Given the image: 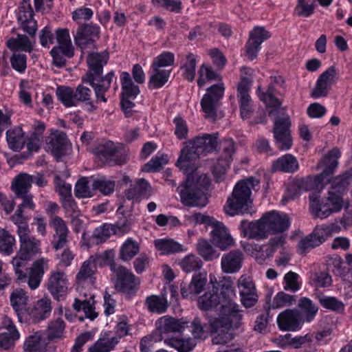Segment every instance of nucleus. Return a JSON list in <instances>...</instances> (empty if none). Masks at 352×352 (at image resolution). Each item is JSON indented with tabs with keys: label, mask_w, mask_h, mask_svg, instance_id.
Here are the masks:
<instances>
[{
	"label": "nucleus",
	"mask_w": 352,
	"mask_h": 352,
	"mask_svg": "<svg viewBox=\"0 0 352 352\" xmlns=\"http://www.w3.org/2000/svg\"><path fill=\"white\" fill-rule=\"evenodd\" d=\"M40 241L34 236L20 242V249L17 255L13 258L12 264L17 279L21 282L27 281L29 287L34 289L38 287L44 274V267L47 265V260L41 258L35 261L28 272L23 270L27 268V261L40 252Z\"/></svg>",
	"instance_id": "nucleus-1"
},
{
	"label": "nucleus",
	"mask_w": 352,
	"mask_h": 352,
	"mask_svg": "<svg viewBox=\"0 0 352 352\" xmlns=\"http://www.w3.org/2000/svg\"><path fill=\"white\" fill-rule=\"evenodd\" d=\"M290 226L288 216L284 213L272 211L264 214L259 220L248 222L243 220L241 229L245 237L264 239L270 234H276L286 231Z\"/></svg>",
	"instance_id": "nucleus-2"
},
{
	"label": "nucleus",
	"mask_w": 352,
	"mask_h": 352,
	"mask_svg": "<svg viewBox=\"0 0 352 352\" xmlns=\"http://www.w3.org/2000/svg\"><path fill=\"white\" fill-rule=\"evenodd\" d=\"M232 285V282L230 281L227 285H222V289L224 290L221 292L223 298L220 316L209 321L212 332H217L221 328L226 330L237 329L241 324L243 316L239 309V305L230 299V297L235 296Z\"/></svg>",
	"instance_id": "nucleus-3"
},
{
	"label": "nucleus",
	"mask_w": 352,
	"mask_h": 352,
	"mask_svg": "<svg viewBox=\"0 0 352 352\" xmlns=\"http://www.w3.org/2000/svg\"><path fill=\"white\" fill-rule=\"evenodd\" d=\"M259 181L252 177L239 181L227 200L225 212L230 216L248 213L252 206V190H257Z\"/></svg>",
	"instance_id": "nucleus-4"
},
{
	"label": "nucleus",
	"mask_w": 352,
	"mask_h": 352,
	"mask_svg": "<svg viewBox=\"0 0 352 352\" xmlns=\"http://www.w3.org/2000/svg\"><path fill=\"white\" fill-rule=\"evenodd\" d=\"M209 177L205 175L199 176L195 181L187 177L184 184L177 188L181 201L186 206L204 207L208 202Z\"/></svg>",
	"instance_id": "nucleus-5"
},
{
	"label": "nucleus",
	"mask_w": 352,
	"mask_h": 352,
	"mask_svg": "<svg viewBox=\"0 0 352 352\" xmlns=\"http://www.w3.org/2000/svg\"><path fill=\"white\" fill-rule=\"evenodd\" d=\"M56 96L67 107L76 106L78 102H82L89 106L88 110L91 112L97 109L92 100L91 89L83 84L79 85L75 89L70 87H58Z\"/></svg>",
	"instance_id": "nucleus-6"
},
{
	"label": "nucleus",
	"mask_w": 352,
	"mask_h": 352,
	"mask_svg": "<svg viewBox=\"0 0 352 352\" xmlns=\"http://www.w3.org/2000/svg\"><path fill=\"white\" fill-rule=\"evenodd\" d=\"M94 153L103 164L109 166L122 165L127 162L126 151L117 146L112 141L99 144L94 150Z\"/></svg>",
	"instance_id": "nucleus-7"
},
{
	"label": "nucleus",
	"mask_w": 352,
	"mask_h": 352,
	"mask_svg": "<svg viewBox=\"0 0 352 352\" xmlns=\"http://www.w3.org/2000/svg\"><path fill=\"white\" fill-rule=\"evenodd\" d=\"M351 176V172L346 171L331 181V186L328 191L327 201L333 212L340 211L344 206L342 196L346 190Z\"/></svg>",
	"instance_id": "nucleus-8"
},
{
	"label": "nucleus",
	"mask_w": 352,
	"mask_h": 352,
	"mask_svg": "<svg viewBox=\"0 0 352 352\" xmlns=\"http://www.w3.org/2000/svg\"><path fill=\"white\" fill-rule=\"evenodd\" d=\"M33 183V175L22 173L13 179L10 187L16 198L22 199V206H28L31 210H34L35 207L33 196L30 193Z\"/></svg>",
	"instance_id": "nucleus-9"
},
{
	"label": "nucleus",
	"mask_w": 352,
	"mask_h": 352,
	"mask_svg": "<svg viewBox=\"0 0 352 352\" xmlns=\"http://www.w3.org/2000/svg\"><path fill=\"white\" fill-rule=\"evenodd\" d=\"M156 329L160 333L158 340H164L166 344V340L175 339L177 333H181L186 327L188 322L182 319H176L170 316H163L158 319L155 323Z\"/></svg>",
	"instance_id": "nucleus-10"
},
{
	"label": "nucleus",
	"mask_w": 352,
	"mask_h": 352,
	"mask_svg": "<svg viewBox=\"0 0 352 352\" xmlns=\"http://www.w3.org/2000/svg\"><path fill=\"white\" fill-rule=\"evenodd\" d=\"M121 107L126 116H131L133 108L135 104L133 100L140 93V89L138 85H134L131 77L128 72H122L121 74Z\"/></svg>",
	"instance_id": "nucleus-11"
},
{
	"label": "nucleus",
	"mask_w": 352,
	"mask_h": 352,
	"mask_svg": "<svg viewBox=\"0 0 352 352\" xmlns=\"http://www.w3.org/2000/svg\"><path fill=\"white\" fill-rule=\"evenodd\" d=\"M224 86L223 83L213 85L207 89L201 100V106L205 116L207 118L214 120L217 117V107L219 105L220 100L223 96Z\"/></svg>",
	"instance_id": "nucleus-12"
},
{
	"label": "nucleus",
	"mask_w": 352,
	"mask_h": 352,
	"mask_svg": "<svg viewBox=\"0 0 352 352\" xmlns=\"http://www.w3.org/2000/svg\"><path fill=\"white\" fill-rule=\"evenodd\" d=\"M108 59L109 53L107 51L90 53L87 60L89 70L82 77V82L90 85L94 80H99V76L102 74L103 67L107 63Z\"/></svg>",
	"instance_id": "nucleus-13"
},
{
	"label": "nucleus",
	"mask_w": 352,
	"mask_h": 352,
	"mask_svg": "<svg viewBox=\"0 0 352 352\" xmlns=\"http://www.w3.org/2000/svg\"><path fill=\"white\" fill-rule=\"evenodd\" d=\"M290 125L288 116L278 118L274 121L273 133L275 144L281 151H287L292 147V138L289 129Z\"/></svg>",
	"instance_id": "nucleus-14"
},
{
	"label": "nucleus",
	"mask_w": 352,
	"mask_h": 352,
	"mask_svg": "<svg viewBox=\"0 0 352 352\" xmlns=\"http://www.w3.org/2000/svg\"><path fill=\"white\" fill-rule=\"evenodd\" d=\"M111 270L116 276V289L127 294H133L135 290V276L125 267L116 263L111 264Z\"/></svg>",
	"instance_id": "nucleus-15"
},
{
	"label": "nucleus",
	"mask_w": 352,
	"mask_h": 352,
	"mask_svg": "<svg viewBox=\"0 0 352 352\" xmlns=\"http://www.w3.org/2000/svg\"><path fill=\"white\" fill-rule=\"evenodd\" d=\"M251 80L246 77H242L237 88V97L239 98L240 113L242 119L245 120L252 115L253 108L252 99L249 95Z\"/></svg>",
	"instance_id": "nucleus-16"
},
{
	"label": "nucleus",
	"mask_w": 352,
	"mask_h": 352,
	"mask_svg": "<svg viewBox=\"0 0 352 352\" xmlns=\"http://www.w3.org/2000/svg\"><path fill=\"white\" fill-rule=\"evenodd\" d=\"M17 19L21 28L30 36H34L37 30L36 21L34 19V12L30 0H23L17 12Z\"/></svg>",
	"instance_id": "nucleus-17"
},
{
	"label": "nucleus",
	"mask_w": 352,
	"mask_h": 352,
	"mask_svg": "<svg viewBox=\"0 0 352 352\" xmlns=\"http://www.w3.org/2000/svg\"><path fill=\"white\" fill-rule=\"evenodd\" d=\"M99 27L92 24H85L78 28L74 36L75 43L82 50L94 47L95 38L99 37Z\"/></svg>",
	"instance_id": "nucleus-18"
},
{
	"label": "nucleus",
	"mask_w": 352,
	"mask_h": 352,
	"mask_svg": "<svg viewBox=\"0 0 352 352\" xmlns=\"http://www.w3.org/2000/svg\"><path fill=\"white\" fill-rule=\"evenodd\" d=\"M50 226L53 228L54 233L52 245L55 250L63 248L68 243L69 229L65 221L60 217L53 216L51 218Z\"/></svg>",
	"instance_id": "nucleus-19"
},
{
	"label": "nucleus",
	"mask_w": 352,
	"mask_h": 352,
	"mask_svg": "<svg viewBox=\"0 0 352 352\" xmlns=\"http://www.w3.org/2000/svg\"><path fill=\"white\" fill-rule=\"evenodd\" d=\"M188 142L186 146L181 151L179 157L176 162V166L188 175L197 169L196 161L201 156L199 153Z\"/></svg>",
	"instance_id": "nucleus-20"
},
{
	"label": "nucleus",
	"mask_w": 352,
	"mask_h": 352,
	"mask_svg": "<svg viewBox=\"0 0 352 352\" xmlns=\"http://www.w3.org/2000/svg\"><path fill=\"white\" fill-rule=\"evenodd\" d=\"M208 280L206 273L195 274L190 282L183 281L180 292L183 298H193L205 289Z\"/></svg>",
	"instance_id": "nucleus-21"
},
{
	"label": "nucleus",
	"mask_w": 352,
	"mask_h": 352,
	"mask_svg": "<svg viewBox=\"0 0 352 352\" xmlns=\"http://www.w3.org/2000/svg\"><path fill=\"white\" fill-rule=\"evenodd\" d=\"M47 287L54 299L60 300L67 292V280L64 272L54 271L51 273Z\"/></svg>",
	"instance_id": "nucleus-22"
},
{
	"label": "nucleus",
	"mask_w": 352,
	"mask_h": 352,
	"mask_svg": "<svg viewBox=\"0 0 352 352\" xmlns=\"http://www.w3.org/2000/svg\"><path fill=\"white\" fill-rule=\"evenodd\" d=\"M340 156V152L337 148H333L324 156L321 163L325 166V168L321 173L315 176L314 179V183L316 184V188H322L324 179L333 173L338 166V160Z\"/></svg>",
	"instance_id": "nucleus-23"
},
{
	"label": "nucleus",
	"mask_w": 352,
	"mask_h": 352,
	"mask_svg": "<svg viewBox=\"0 0 352 352\" xmlns=\"http://www.w3.org/2000/svg\"><path fill=\"white\" fill-rule=\"evenodd\" d=\"M219 133L212 134L204 133L201 136H196L189 141V144L192 145L201 155H205L207 153H212L216 151L219 144Z\"/></svg>",
	"instance_id": "nucleus-24"
},
{
	"label": "nucleus",
	"mask_w": 352,
	"mask_h": 352,
	"mask_svg": "<svg viewBox=\"0 0 352 352\" xmlns=\"http://www.w3.org/2000/svg\"><path fill=\"white\" fill-rule=\"evenodd\" d=\"M211 241L221 250H226L234 244V239L223 223L217 221L212 227Z\"/></svg>",
	"instance_id": "nucleus-25"
},
{
	"label": "nucleus",
	"mask_w": 352,
	"mask_h": 352,
	"mask_svg": "<svg viewBox=\"0 0 352 352\" xmlns=\"http://www.w3.org/2000/svg\"><path fill=\"white\" fill-rule=\"evenodd\" d=\"M277 322L279 327L283 330L296 331L300 328L301 323L303 322L298 311L286 309L278 315Z\"/></svg>",
	"instance_id": "nucleus-26"
},
{
	"label": "nucleus",
	"mask_w": 352,
	"mask_h": 352,
	"mask_svg": "<svg viewBox=\"0 0 352 352\" xmlns=\"http://www.w3.org/2000/svg\"><path fill=\"white\" fill-rule=\"evenodd\" d=\"M243 254L239 250H234L224 254L221 258V270L226 274H234L239 271L242 266Z\"/></svg>",
	"instance_id": "nucleus-27"
},
{
	"label": "nucleus",
	"mask_w": 352,
	"mask_h": 352,
	"mask_svg": "<svg viewBox=\"0 0 352 352\" xmlns=\"http://www.w3.org/2000/svg\"><path fill=\"white\" fill-rule=\"evenodd\" d=\"M320 230L316 227L311 234L299 241L297 248L300 254L305 255L308 251L319 246L325 241Z\"/></svg>",
	"instance_id": "nucleus-28"
},
{
	"label": "nucleus",
	"mask_w": 352,
	"mask_h": 352,
	"mask_svg": "<svg viewBox=\"0 0 352 352\" xmlns=\"http://www.w3.org/2000/svg\"><path fill=\"white\" fill-rule=\"evenodd\" d=\"M48 149L57 160L65 154L67 150V136L63 132H56L51 135L47 143Z\"/></svg>",
	"instance_id": "nucleus-29"
},
{
	"label": "nucleus",
	"mask_w": 352,
	"mask_h": 352,
	"mask_svg": "<svg viewBox=\"0 0 352 352\" xmlns=\"http://www.w3.org/2000/svg\"><path fill=\"white\" fill-rule=\"evenodd\" d=\"M222 299L218 294V288L212 286L203 296L198 298V307L203 311H209L215 309L221 304Z\"/></svg>",
	"instance_id": "nucleus-30"
},
{
	"label": "nucleus",
	"mask_w": 352,
	"mask_h": 352,
	"mask_svg": "<svg viewBox=\"0 0 352 352\" xmlns=\"http://www.w3.org/2000/svg\"><path fill=\"white\" fill-rule=\"evenodd\" d=\"M118 343V338H113L111 331H107L101 334L100 338L89 347L88 352H109Z\"/></svg>",
	"instance_id": "nucleus-31"
},
{
	"label": "nucleus",
	"mask_w": 352,
	"mask_h": 352,
	"mask_svg": "<svg viewBox=\"0 0 352 352\" xmlns=\"http://www.w3.org/2000/svg\"><path fill=\"white\" fill-rule=\"evenodd\" d=\"M299 168L298 162L296 157L291 154H286L274 161L272 165L273 172L280 171L292 173Z\"/></svg>",
	"instance_id": "nucleus-32"
},
{
	"label": "nucleus",
	"mask_w": 352,
	"mask_h": 352,
	"mask_svg": "<svg viewBox=\"0 0 352 352\" xmlns=\"http://www.w3.org/2000/svg\"><path fill=\"white\" fill-rule=\"evenodd\" d=\"M28 297L22 289H16L10 296L11 305L17 314L19 320L22 322L23 317L28 313L26 307Z\"/></svg>",
	"instance_id": "nucleus-33"
},
{
	"label": "nucleus",
	"mask_w": 352,
	"mask_h": 352,
	"mask_svg": "<svg viewBox=\"0 0 352 352\" xmlns=\"http://www.w3.org/2000/svg\"><path fill=\"white\" fill-rule=\"evenodd\" d=\"M113 76V72L108 73L105 76H102L101 74L99 76V80H94V82L90 85L94 89L97 100H100L104 102H107L104 94L109 90Z\"/></svg>",
	"instance_id": "nucleus-34"
},
{
	"label": "nucleus",
	"mask_w": 352,
	"mask_h": 352,
	"mask_svg": "<svg viewBox=\"0 0 352 352\" xmlns=\"http://www.w3.org/2000/svg\"><path fill=\"white\" fill-rule=\"evenodd\" d=\"M320 196L314 192L309 195L310 210L314 218L324 219L329 217L332 212L330 206L320 202Z\"/></svg>",
	"instance_id": "nucleus-35"
},
{
	"label": "nucleus",
	"mask_w": 352,
	"mask_h": 352,
	"mask_svg": "<svg viewBox=\"0 0 352 352\" xmlns=\"http://www.w3.org/2000/svg\"><path fill=\"white\" fill-rule=\"evenodd\" d=\"M6 140L8 146L13 151L21 150L25 144V140L24 132L20 126H14L6 132Z\"/></svg>",
	"instance_id": "nucleus-36"
},
{
	"label": "nucleus",
	"mask_w": 352,
	"mask_h": 352,
	"mask_svg": "<svg viewBox=\"0 0 352 352\" xmlns=\"http://www.w3.org/2000/svg\"><path fill=\"white\" fill-rule=\"evenodd\" d=\"M52 311L51 301L47 298L38 300L30 310L29 315L35 322L44 320L49 317Z\"/></svg>",
	"instance_id": "nucleus-37"
},
{
	"label": "nucleus",
	"mask_w": 352,
	"mask_h": 352,
	"mask_svg": "<svg viewBox=\"0 0 352 352\" xmlns=\"http://www.w3.org/2000/svg\"><path fill=\"white\" fill-rule=\"evenodd\" d=\"M150 188L148 182L145 179H138L134 184H131L129 188L125 190V196L129 200L138 199L144 196Z\"/></svg>",
	"instance_id": "nucleus-38"
},
{
	"label": "nucleus",
	"mask_w": 352,
	"mask_h": 352,
	"mask_svg": "<svg viewBox=\"0 0 352 352\" xmlns=\"http://www.w3.org/2000/svg\"><path fill=\"white\" fill-rule=\"evenodd\" d=\"M298 307L300 309L298 311L302 322H311L318 311V306L306 297L299 300Z\"/></svg>",
	"instance_id": "nucleus-39"
},
{
	"label": "nucleus",
	"mask_w": 352,
	"mask_h": 352,
	"mask_svg": "<svg viewBox=\"0 0 352 352\" xmlns=\"http://www.w3.org/2000/svg\"><path fill=\"white\" fill-rule=\"evenodd\" d=\"M199 254L206 261H212L219 257L220 254L212 244L204 239H199L197 244Z\"/></svg>",
	"instance_id": "nucleus-40"
},
{
	"label": "nucleus",
	"mask_w": 352,
	"mask_h": 352,
	"mask_svg": "<svg viewBox=\"0 0 352 352\" xmlns=\"http://www.w3.org/2000/svg\"><path fill=\"white\" fill-rule=\"evenodd\" d=\"M96 269V257L91 256L89 259L84 261L77 273L76 278L78 283H83L93 276Z\"/></svg>",
	"instance_id": "nucleus-41"
},
{
	"label": "nucleus",
	"mask_w": 352,
	"mask_h": 352,
	"mask_svg": "<svg viewBox=\"0 0 352 352\" xmlns=\"http://www.w3.org/2000/svg\"><path fill=\"white\" fill-rule=\"evenodd\" d=\"M94 296H91L89 299L76 298L73 307L77 311H83L86 318L94 320L98 316V314L94 311Z\"/></svg>",
	"instance_id": "nucleus-42"
},
{
	"label": "nucleus",
	"mask_w": 352,
	"mask_h": 352,
	"mask_svg": "<svg viewBox=\"0 0 352 352\" xmlns=\"http://www.w3.org/2000/svg\"><path fill=\"white\" fill-rule=\"evenodd\" d=\"M145 303L148 311L152 313H164L168 307L167 300L164 296H149L146 298Z\"/></svg>",
	"instance_id": "nucleus-43"
},
{
	"label": "nucleus",
	"mask_w": 352,
	"mask_h": 352,
	"mask_svg": "<svg viewBox=\"0 0 352 352\" xmlns=\"http://www.w3.org/2000/svg\"><path fill=\"white\" fill-rule=\"evenodd\" d=\"M230 162L220 156L212 163L211 171L216 182L220 183L225 179Z\"/></svg>",
	"instance_id": "nucleus-44"
},
{
	"label": "nucleus",
	"mask_w": 352,
	"mask_h": 352,
	"mask_svg": "<svg viewBox=\"0 0 352 352\" xmlns=\"http://www.w3.org/2000/svg\"><path fill=\"white\" fill-rule=\"evenodd\" d=\"M157 250L163 254H169L182 251V245L170 239H157L154 242Z\"/></svg>",
	"instance_id": "nucleus-45"
},
{
	"label": "nucleus",
	"mask_w": 352,
	"mask_h": 352,
	"mask_svg": "<svg viewBox=\"0 0 352 352\" xmlns=\"http://www.w3.org/2000/svg\"><path fill=\"white\" fill-rule=\"evenodd\" d=\"M56 32V40L58 43V47L65 48V52L67 58L73 57L74 54V50L71 43L68 29H58Z\"/></svg>",
	"instance_id": "nucleus-46"
},
{
	"label": "nucleus",
	"mask_w": 352,
	"mask_h": 352,
	"mask_svg": "<svg viewBox=\"0 0 352 352\" xmlns=\"http://www.w3.org/2000/svg\"><path fill=\"white\" fill-rule=\"evenodd\" d=\"M166 340V345L177 349L179 352H190L196 345L194 339L190 338H178L176 337L175 339Z\"/></svg>",
	"instance_id": "nucleus-47"
},
{
	"label": "nucleus",
	"mask_w": 352,
	"mask_h": 352,
	"mask_svg": "<svg viewBox=\"0 0 352 352\" xmlns=\"http://www.w3.org/2000/svg\"><path fill=\"white\" fill-rule=\"evenodd\" d=\"M116 186L115 182L104 177H100L93 179V190H98L104 195H109L113 192Z\"/></svg>",
	"instance_id": "nucleus-48"
},
{
	"label": "nucleus",
	"mask_w": 352,
	"mask_h": 352,
	"mask_svg": "<svg viewBox=\"0 0 352 352\" xmlns=\"http://www.w3.org/2000/svg\"><path fill=\"white\" fill-rule=\"evenodd\" d=\"M140 246L138 243L129 238L120 249V257L123 261H129L138 254Z\"/></svg>",
	"instance_id": "nucleus-49"
},
{
	"label": "nucleus",
	"mask_w": 352,
	"mask_h": 352,
	"mask_svg": "<svg viewBox=\"0 0 352 352\" xmlns=\"http://www.w3.org/2000/svg\"><path fill=\"white\" fill-rule=\"evenodd\" d=\"M153 72L149 79L148 86L151 89L160 88L168 80L170 70L157 69H153Z\"/></svg>",
	"instance_id": "nucleus-50"
},
{
	"label": "nucleus",
	"mask_w": 352,
	"mask_h": 352,
	"mask_svg": "<svg viewBox=\"0 0 352 352\" xmlns=\"http://www.w3.org/2000/svg\"><path fill=\"white\" fill-rule=\"evenodd\" d=\"M7 46L12 50H21L31 52L32 45L28 37L23 34H18L16 38H12L7 41Z\"/></svg>",
	"instance_id": "nucleus-51"
},
{
	"label": "nucleus",
	"mask_w": 352,
	"mask_h": 352,
	"mask_svg": "<svg viewBox=\"0 0 352 352\" xmlns=\"http://www.w3.org/2000/svg\"><path fill=\"white\" fill-rule=\"evenodd\" d=\"M41 338L39 332L27 337L23 344V352H43Z\"/></svg>",
	"instance_id": "nucleus-52"
},
{
	"label": "nucleus",
	"mask_w": 352,
	"mask_h": 352,
	"mask_svg": "<svg viewBox=\"0 0 352 352\" xmlns=\"http://www.w3.org/2000/svg\"><path fill=\"white\" fill-rule=\"evenodd\" d=\"M181 268L186 273L199 270L202 266L201 260L194 254L185 256L179 263Z\"/></svg>",
	"instance_id": "nucleus-53"
},
{
	"label": "nucleus",
	"mask_w": 352,
	"mask_h": 352,
	"mask_svg": "<svg viewBox=\"0 0 352 352\" xmlns=\"http://www.w3.org/2000/svg\"><path fill=\"white\" fill-rule=\"evenodd\" d=\"M15 239L4 230H0V252L10 255L13 252Z\"/></svg>",
	"instance_id": "nucleus-54"
},
{
	"label": "nucleus",
	"mask_w": 352,
	"mask_h": 352,
	"mask_svg": "<svg viewBox=\"0 0 352 352\" xmlns=\"http://www.w3.org/2000/svg\"><path fill=\"white\" fill-rule=\"evenodd\" d=\"M296 297L294 295H290L284 292H279L274 298L270 307L272 309H278L286 306H290L296 302Z\"/></svg>",
	"instance_id": "nucleus-55"
},
{
	"label": "nucleus",
	"mask_w": 352,
	"mask_h": 352,
	"mask_svg": "<svg viewBox=\"0 0 352 352\" xmlns=\"http://www.w3.org/2000/svg\"><path fill=\"white\" fill-rule=\"evenodd\" d=\"M116 230L112 224H104L97 228L94 231L92 237L96 240V243H101L106 241L111 235L114 234Z\"/></svg>",
	"instance_id": "nucleus-56"
},
{
	"label": "nucleus",
	"mask_w": 352,
	"mask_h": 352,
	"mask_svg": "<svg viewBox=\"0 0 352 352\" xmlns=\"http://www.w3.org/2000/svg\"><path fill=\"white\" fill-rule=\"evenodd\" d=\"M197 58L196 56L192 53L186 55V62L181 67L182 69L184 70V77L188 81L192 82L195 77Z\"/></svg>",
	"instance_id": "nucleus-57"
},
{
	"label": "nucleus",
	"mask_w": 352,
	"mask_h": 352,
	"mask_svg": "<svg viewBox=\"0 0 352 352\" xmlns=\"http://www.w3.org/2000/svg\"><path fill=\"white\" fill-rule=\"evenodd\" d=\"M89 181L87 177H82L80 179L75 186V195L79 198L90 197L94 195L93 188L90 189L89 186Z\"/></svg>",
	"instance_id": "nucleus-58"
},
{
	"label": "nucleus",
	"mask_w": 352,
	"mask_h": 352,
	"mask_svg": "<svg viewBox=\"0 0 352 352\" xmlns=\"http://www.w3.org/2000/svg\"><path fill=\"white\" fill-rule=\"evenodd\" d=\"M274 87L273 84H270L266 92H261L258 94L260 99L263 101L267 106L272 107H279L281 104L280 101L274 96Z\"/></svg>",
	"instance_id": "nucleus-59"
},
{
	"label": "nucleus",
	"mask_w": 352,
	"mask_h": 352,
	"mask_svg": "<svg viewBox=\"0 0 352 352\" xmlns=\"http://www.w3.org/2000/svg\"><path fill=\"white\" fill-rule=\"evenodd\" d=\"M19 336L18 331L2 332L0 333V349L6 350L13 346L14 342L19 338Z\"/></svg>",
	"instance_id": "nucleus-60"
},
{
	"label": "nucleus",
	"mask_w": 352,
	"mask_h": 352,
	"mask_svg": "<svg viewBox=\"0 0 352 352\" xmlns=\"http://www.w3.org/2000/svg\"><path fill=\"white\" fill-rule=\"evenodd\" d=\"M65 329L64 321L60 318H57L51 321L48 325V337L50 339L60 338L63 336Z\"/></svg>",
	"instance_id": "nucleus-61"
},
{
	"label": "nucleus",
	"mask_w": 352,
	"mask_h": 352,
	"mask_svg": "<svg viewBox=\"0 0 352 352\" xmlns=\"http://www.w3.org/2000/svg\"><path fill=\"white\" fill-rule=\"evenodd\" d=\"M319 302L322 307L336 312H341L344 310V305L335 297H322Z\"/></svg>",
	"instance_id": "nucleus-62"
},
{
	"label": "nucleus",
	"mask_w": 352,
	"mask_h": 352,
	"mask_svg": "<svg viewBox=\"0 0 352 352\" xmlns=\"http://www.w3.org/2000/svg\"><path fill=\"white\" fill-rule=\"evenodd\" d=\"M56 184V190L61 197L62 200L69 199L72 197V186L69 184H66L59 176H56L54 179Z\"/></svg>",
	"instance_id": "nucleus-63"
},
{
	"label": "nucleus",
	"mask_w": 352,
	"mask_h": 352,
	"mask_svg": "<svg viewBox=\"0 0 352 352\" xmlns=\"http://www.w3.org/2000/svg\"><path fill=\"white\" fill-rule=\"evenodd\" d=\"M174 54L169 52H166L158 56L152 64L153 69H160L162 67H167L173 65Z\"/></svg>",
	"instance_id": "nucleus-64"
}]
</instances>
